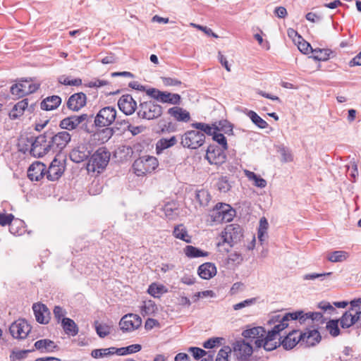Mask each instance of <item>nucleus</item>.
Returning <instances> with one entry per match:
<instances>
[{
	"label": "nucleus",
	"mask_w": 361,
	"mask_h": 361,
	"mask_svg": "<svg viewBox=\"0 0 361 361\" xmlns=\"http://www.w3.org/2000/svg\"><path fill=\"white\" fill-rule=\"evenodd\" d=\"M71 135L67 131L55 133L49 130L37 136L32 144L31 153L42 157L49 152H60L71 141Z\"/></svg>",
	"instance_id": "obj_1"
},
{
	"label": "nucleus",
	"mask_w": 361,
	"mask_h": 361,
	"mask_svg": "<svg viewBox=\"0 0 361 361\" xmlns=\"http://www.w3.org/2000/svg\"><path fill=\"white\" fill-rule=\"evenodd\" d=\"M235 214V211L228 204L218 203L210 212L209 220L211 224H218L231 221Z\"/></svg>",
	"instance_id": "obj_2"
},
{
	"label": "nucleus",
	"mask_w": 361,
	"mask_h": 361,
	"mask_svg": "<svg viewBox=\"0 0 361 361\" xmlns=\"http://www.w3.org/2000/svg\"><path fill=\"white\" fill-rule=\"evenodd\" d=\"M114 122L118 124L126 123L124 120H121L120 117L117 116L116 108L110 106L101 109L94 118V124L98 127H107Z\"/></svg>",
	"instance_id": "obj_3"
},
{
	"label": "nucleus",
	"mask_w": 361,
	"mask_h": 361,
	"mask_svg": "<svg viewBox=\"0 0 361 361\" xmlns=\"http://www.w3.org/2000/svg\"><path fill=\"white\" fill-rule=\"evenodd\" d=\"M205 142V135L203 133L190 130L180 136V145L185 148L196 149L203 145Z\"/></svg>",
	"instance_id": "obj_4"
},
{
	"label": "nucleus",
	"mask_w": 361,
	"mask_h": 361,
	"mask_svg": "<svg viewBox=\"0 0 361 361\" xmlns=\"http://www.w3.org/2000/svg\"><path fill=\"white\" fill-rule=\"evenodd\" d=\"M223 243H227L230 247L241 241L243 237L242 227L236 224L227 225L221 235Z\"/></svg>",
	"instance_id": "obj_5"
},
{
	"label": "nucleus",
	"mask_w": 361,
	"mask_h": 361,
	"mask_svg": "<svg viewBox=\"0 0 361 361\" xmlns=\"http://www.w3.org/2000/svg\"><path fill=\"white\" fill-rule=\"evenodd\" d=\"M158 166V161L156 157L152 156H143L136 159L133 168L137 176L151 173Z\"/></svg>",
	"instance_id": "obj_6"
},
{
	"label": "nucleus",
	"mask_w": 361,
	"mask_h": 361,
	"mask_svg": "<svg viewBox=\"0 0 361 361\" xmlns=\"http://www.w3.org/2000/svg\"><path fill=\"white\" fill-rule=\"evenodd\" d=\"M110 159V153L105 148H99L91 157L89 166H92L94 171L100 172L107 166Z\"/></svg>",
	"instance_id": "obj_7"
},
{
	"label": "nucleus",
	"mask_w": 361,
	"mask_h": 361,
	"mask_svg": "<svg viewBox=\"0 0 361 361\" xmlns=\"http://www.w3.org/2000/svg\"><path fill=\"white\" fill-rule=\"evenodd\" d=\"M301 313L299 312H291L286 313L284 315L281 316L280 314L275 315L271 319V322H279V324H276L273 329L270 331H268L269 333L271 335H274L278 337L279 333L288 326V322L290 320H297L298 315Z\"/></svg>",
	"instance_id": "obj_8"
},
{
	"label": "nucleus",
	"mask_w": 361,
	"mask_h": 361,
	"mask_svg": "<svg viewBox=\"0 0 361 361\" xmlns=\"http://www.w3.org/2000/svg\"><path fill=\"white\" fill-rule=\"evenodd\" d=\"M206 159L210 164L221 165L226 162L225 151L215 145H209L207 149Z\"/></svg>",
	"instance_id": "obj_9"
},
{
	"label": "nucleus",
	"mask_w": 361,
	"mask_h": 361,
	"mask_svg": "<svg viewBox=\"0 0 361 361\" xmlns=\"http://www.w3.org/2000/svg\"><path fill=\"white\" fill-rule=\"evenodd\" d=\"M30 331L31 327L25 319H18L14 322L9 328L11 336L18 339L25 338Z\"/></svg>",
	"instance_id": "obj_10"
},
{
	"label": "nucleus",
	"mask_w": 361,
	"mask_h": 361,
	"mask_svg": "<svg viewBox=\"0 0 361 361\" xmlns=\"http://www.w3.org/2000/svg\"><path fill=\"white\" fill-rule=\"evenodd\" d=\"M233 349L235 355L240 360H246L253 352V348L251 343L243 339L236 341L233 344Z\"/></svg>",
	"instance_id": "obj_11"
},
{
	"label": "nucleus",
	"mask_w": 361,
	"mask_h": 361,
	"mask_svg": "<svg viewBox=\"0 0 361 361\" xmlns=\"http://www.w3.org/2000/svg\"><path fill=\"white\" fill-rule=\"evenodd\" d=\"M143 118L152 120L159 117L162 114V108L158 104L152 102L141 104V109L139 112Z\"/></svg>",
	"instance_id": "obj_12"
},
{
	"label": "nucleus",
	"mask_w": 361,
	"mask_h": 361,
	"mask_svg": "<svg viewBox=\"0 0 361 361\" xmlns=\"http://www.w3.org/2000/svg\"><path fill=\"white\" fill-rule=\"evenodd\" d=\"M147 94L161 103L170 104H179L180 96L178 94H173L170 92H146Z\"/></svg>",
	"instance_id": "obj_13"
},
{
	"label": "nucleus",
	"mask_w": 361,
	"mask_h": 361,
	"mask_svg": "<svg viewBox=\"0 0 361 361\" xmlns=\"http://www.w3.org/2000/svg\"><path fill=\"white\" fill-rule=\"evenodd\" d=\"M141 324V318L138 315L134 314L125 315L119 322L121 329L124 332L134 331L140 327Z\"/></svg>",
	"instance_id": "obj_14"
},
{
	"label": "nucleus",
	"mask_w": 361,
	"mask_h": 361,
	"mask_svg": "<svg viewBox=\"0 0 361 361\" xmlns=\"http://www.w3.org/2000/svg\"><path fill=\"white\" fill-rule=\"evenodd\" d=\"M87 119V115L85 114L79 116H71L61 120L59 126L62 129L72 130L77 128L80 123H82Z\"/></svg>",
	"instance_id": "obj_15"
},
{
	"label": "nucleus",
	"mask_w": 361,
	"mask_h": 361,
	"mask_svg": "<svg viewBox=\"0 0 361 361\" xmlns=\"http://www.w3.org/2000/svg\"><path fill=\"white\" fill-rule=\"evenodd\" d=\"M341 326L343 329H347L355 324H359L361 326V311H355V313L351 311H346L341 318L338 320Z\"/></svg>",
	"instance_id": "obj_16"
},
{
	"label": "nucleus",
	"mask_w": 361,
	"mask_h": 361,
	"mask_svg": "<svg viewBox=\"0 0 361 361\" xmlns=\"http://www.w3.org/2000/svg\"><path fill=\"white\" fill-rule=\"evenodd\" d=\"M281 342L277 341V337L271 335L269 332H266L262 339H257L255 341V347L261 348L263 347L267 351H271L276 349Z\"/></svg>",
	"instance_id": "obj_17"
},
{
	"label": "nucleus",
	"mask_w": 361,
	"mask_h": 361,
	"mask_svg": "<svg viewBox=\"0 0 361 361\" xmlns=\"http://www.w3.org/2000/svg\"><path fill=\"white\" fill-rule=\"evenodd\" d=\"M118 106L123 114L131 115L137 108V103L131 95L125 94L118 99Z\"/></svg>",
	"instance_id": "obj_18"
},
{
	"label": "nucleus",
	"mask_w": 361,
	"mask_h": 361,
	"mask_svg": "<svg viewBox=\"0 0 361 361\" xmlns=\"http://www.w3.org/2000/svg\"><path fill=\"white\" fill-rule=\"evenodd\" d=\"M86 102V95L82 92H78L69 97L67 106L71 110L78 111L85 106Z\"/></svg>",
	"instance_id": "obj_19"
},
{
	"label": "nucleus",
	"mask_w": 361,
	"mask_h": 361,
	"mask_svg": "<svg viewBox=\"0 0 361 361\" xmlns=\"http://www.w3.org/2000/svg\"><path fill=\"white\" fill-rule=\"evenodd\" d=\"M46 165L36 161L31 164L27 170V176L31 180L38 181L46 174Z\"/></svg>",
	"instance_id": "obj_20"
},
{
	"label": "nucleus",
	"mask_w": 361,
	"mask_h": 361,
	"mask_svg": "<svg viewBox=\"0 0 361 361\" xmlns=\"http://www.w3.org/2000/svg\"><path fill=\"white\" fill-rule=\"evenodd\" d=\"M32 310L37 322L47 324L50 319V312L47 307L42 303H35Z\"/></svg>",
	"instance_id": "obj_21"
},
{
	"label": "nucleus",
	"mask_w": 361,
	"mask_h": 361,
	"mask_svg": "<svg viewBox=\"0 0 361 361\" xmlns=\"http://www.w3.org/2000/svg\"><path fill=\"white\" fill-rule=\"evenodd\" d=\"M266 334V330L262 326H257L250 329L243 331L242 335L251 344L255 345V341L257 339H262Z\"/></svg>",
	"instance_id": "obj_22"
},
{
	"label": "nucleus",
	"mask_w": 361,
	"mask_h": 361,
	"mask_svg": "<svg viewBox=\"0 0 361 361\" xmlns=\"http://www.w3.org/2000/svg\"><path fill=\"white\" fill-rule=\"evenodd\" d=\"M90 155V152L85 145H80L73 149L71 154V159L75 163H80L86 160Z\"/></svg>",
	"instance_id": "obj_23"
},
{
	"label": "nucleus",
	"mask_w": 361,
	"mask_h": 361,
	"mask_svg": "<svg viewBox=\"0 0 361 361\" xmlns=\"http://www.w3.org/2000/svg\"><path fill=\"white\" fill-rule=\"evenodd\" d=\"M168 114L178 122L187 123L190 120L189 111L179 106L169 109Z\"/></svg>",
	"instance_id": "obj_24"
},
{
	"label": "nucleus",
	"mask_w": 361,
	"mask_h": 361,
	"mask_svg": "<svg viewBox=\"0 0 361 361\" xmlns=\"http://www.w3.org/2000/svg\"><path fill=\"white\" fill-rule=\"evenodd\" d=\"M300 339L302 342H305L307 346H313L320 341L321 336L317 330H311L300 334Z\"/></svg>",
	"instance_id": "obj_25"
},
{
	"label": "nucleus",
	"mask_w": 361,
	"mask_h": 361,
	"mask_svg": "<svg viewBox=\"0 0 361 361\" xmlns=\"http://www.w3.org/2000/svg\"><path fill=\"white\" fill-rule=\"evenodd\" d=\"M300 334L298 331L293 330L284 337L281 341V344L286 350L292 349L298 343L301 341V339H300Z\"/></svg>",
	"instance_id": "obj_26"
},
{
	"label": "nucleus",
	"mask_w": 361,
	"mask_h": 361,
	"mask_svg": "<svg viewBox=\"0 0 361 361\" xmlns=\"http://www.w3.org/2000/svg\"><path fill=\"white\" fill-rule=\"evenodd\" d=\"M28 89V90H38L39 89V84L35 83L30 78L27 79H20L16 81L15 84H13L11 87L10 90H24L25 89Z\"/></svg>",
	"instance_id": "obj_27"
},
{
	"label": "nucleus",
	"mask_w": 361,
	"mask_h": 361,
	"mask_svg": "<svg viewBox=\"0 0 361 361\" xmlns=\"http://www.w3.org/2000/svg\"><path fill=\"white\" fill-rule=\"evenodd\" d=\"M216 274L215 265L210 262H206L198 268V275L203 279H210Z\"/></svg>",
	"instance_id": "obj_28"
},
{
	"label": "nucleus",
	"mask_w": 361,
	"mask_h": 361,
	"mask_svg": "<svg viewBox=\"0 0 361 361\" xmlns=\"http://www.w3.org/2000/svg\"><path fill=\"white\" fill-rule=\"evenodd\" d=\"M63 171L62 166H59L57 161L55 159L51 162L48 170L46 169L45 172L47 179L54 181L61 176Z\"/></svg>",
	"instance_id": "obj_29"
},
{
	"label": "nucleus",
	"mask_w": 361,
	"mask_h": 361,
	"mask_svg": "<svg viewBox=\"0 0 361 361\" xmlns=\"http://www.w3.org/2000/svg\"><path fill=\"white\" fill-rule=\"evenodd\" d=\"M61 103V98L57 95H52L44 99L41 104V109L45 111L56 109Z\"/></svg>",
	"instance_id": "obj_30"
},
{
	"label": "nucleus",
	"mask_w": 361,
	"mask_h": 361,
	"mask_svg": "<svg viewBox=\"0 0 361 361\" xmlns=\"http://www.w3.org/2000/svg\"><path fill=\"white\" fill-rule=\"evenodd\" d=\"M296 312L301 313L299 317H298V319L300 324H303L307 319H310L313 322H319V324H324L325 319H324V316L321 312H307L304 313L303 311H297Z\"/></svg>",
	"instance_id": "obj_31"
},
{
	"label": "nucleus",
	"mask_w": 361,
	"mask_h": 361,
	"mask_svg": "<svg viewBox=\"0 0 361 361\" xmlns=\"http://www.w3.org/2000/svg\"><path fill=\"white\" fill-rule=\"evenodd\" d=\"M27 108V99H24L17 102L9 112V118L11 119H17L20 117Z\"/></svg>",
	"instance_id": "obj_32"
},
{
	"label": "nucleus",
	"mask_w": 361,
	"mask_h": 361,
	"mask_svg": "<svg viewBox=\"0 0 361 361\" xmlns=\"http://www.w3.org/2000/svg\"><path fill=\"white\" fill-rule=\"evenodd\" d=\"M61 325L66 334L75 336L78 334V327L73 319L70 318H63Z\"/></svg>",
	"instance_id": "obj_33"
},
{
	"label": "nucleus",
	"mask_w": 361,
	"mask_h": 361,
	"mask_svg": "<svg viewBox=\"0 0 361 361\" xmlns=\"http://www.w3.org/2000/svg\"><path fill=\"white\" fill-rule=\"evenodd\" d=\"M350 255L348 252L343 250H336L328 254L327 259L334 263L343 262L346 261Z\"/></svg>",
	"instance_id": "obj_34"
},
{
	"label": "nucleus",
	"mask_w": 361,
	"mask_h": 361,
	"mask_svg": "<svg viewBox=\"0 0 361 361\" xmlns=\"http://www.w3.org/2000/svg\"><path fill=\"white\" fill-rule=\"evenodd\" d=\"M177 143V139L176 136H172L170 138H161L156 145V150L159 154L162 150L168 149L171 147L174 146Z\"/></svg>",
	"instance_id": "obj_35"
},
{
	"label": "nucleus",
	"mask_w": 361,
	"mask_h": 361,
	"mask_svg": "<svg viewBox=\"0 0 361 361\" xmlns=\"http://www.w3.org/2000/svg\"><path fill=\"white\" fill-rule=\"evenodd\" d=\"M173 235L175 238L180 239L188 243L191 242V237L188 235L185 227L183 224L175 226Z\"/></svg>",
	"instance_id": "obj_36"
},
{
	"label": "nucleus",
	"mask_w": 361,
	"mask_h": 361,
	"mask_svg": "<svg viewBox=\"0 0 361 361\" xmlns=\"http://www.w3.org/2000/svg\"><path fill=\"white\" fill-rule=\"evenodd\" d=\"M142 346L140 344H132L126 347L116 348V354L118 355H126L135 353L141 350Z\"/></svg>",
	"instance_id": "obj_37"
},
{
	"label": "nucleus",
	"mask_w": 361,
	"mask_h": 361,
	"mask_svg": "<svg viewBox=\"0 0 361 361\" xmlns=\"http://www.w3.org/2000/svg\"><path fill=\"white\" fill-rule=\"evenodd\" d=\"M35 347L36 349L42 350H45L46 352H51L53 349L56 346L54 342L49 339H42L35 343Z\"/></svg>",
	"instance_id": "obj_38"
},
{
	"label": "nucleus",
	"mask_w": 361,
	"mask_h": 361,
	"mask_svg": "<svg viewBox=\"0 0 361 361\" xmlns=\"http://www.w3.org/2000/svg\"><path fill=\"white\" fill-rule=\"evenodd\" d=\"M245 174L250 180L254 182V185L256 187L264 188L267 186V180L254 172L246 170L245 171Z\"/></svg>",
	"instance_id": "obj_39"
},
{
	"label": "nucleus",
	"mask_w": 361,
	"mask_h": 361,
	"mask_svg": "<svg viewBox=\"0 0 361 361\" xmlns=\"http://www.w3.org/2000/svg\"><path fill=\"white\" fill-rule=\"evenodd\" d=\"M185 254L190 258H196L200 257H207L208 255L207 252L202 251L199 248L192 246L187 245L184 250Z\"/></svg>",
	"instance_id": "obj_40"
},
{
	"label": "nucleus",
	"mask_w": 361,
	"mask_h": 361,
	"mask_svg": "<svg viewBox=\"0 0 361 361\" xmlns=\"http://www.w3.org/2000/svg\"><path fill=\"white\" fill-rule=\"evenodd\" d=\"M116 348L94 349L92 351L91 355L96 359L108 357L116 354Z\"/></svg>",
	"instance_id": "obj_41"
},
{
	"label": "nucleus",
	"mask_w": 361,
	"mask_h": 361,
	"mask_svg": "<svg viewBox=\"0 0 361 361\" xmlns=\"http://www.w3.org/2000/svg\"><path fill=\"white\" fill-rule=\"evenodd\" d=\"M312 53L314 54L312 58L316 61H320L329 59L333 52L329 49H315L312 50Z\"/></svg>",
	"instance_id": "obj_42"
},
{
	"label": "nucleus",
	"mask_w": 361,
	"mask_h": 361,
	"mask_svg": "<svg viewBox=\"0 0 361 361\" xmlns=\"http://www.w3.org/2000/svg\"><path fill=\"white\" fill-rule=\"evenodd\" d=\"M268 226L269 224L266 218L262 217L259 221V226L258 228V239L261 242H263L267 237Z\"/></svg>",
	"instance_id": "obj_43"
},
{
	"label": "nucleus",
	"mask_w": 361,
	"mask_h": 361,
	"mask_svg": "<svg viewBox=\"0 0 361 361\" xmlns=\"http://www.w3.org/2000/svg\"><path fill=\"white\" fill-rule=\"evenodd\" d=\"M247 116L251 121L260 128H265L268 126L267 123L253 111H250L247 113Z\"/></svg>",
	"instance_id": "obj_44"
},
{
	"label": "nucleus",
	"mask_w": 361,
	"mask_h": 361,
	"mask_svg": "<svg viewBox=\"0 0 361 361\" xmlns=\"http://www.w3.org/2000/svg\"><path fill=\"white\" fill-rule=\"evenodd\" d=\"M84 86L85 87H90V88H99V87H105L107 89L111 88V85L107 80L96 79V78L90 81L88 83L85 84Z\"/></svg>",
	"instance_id": "obj_45"
},
{
	"label": "nucleus",
	"mask_w": 361,
	"mask_h": 361,
	"mask_svg": "<svg viewBox=\"0 0 361 361\" xmlns=\"http://www.w3.org/2000/svg\"><path fill=\"white\" fill-rule=\"evenodd\" d=\"M95 330L98 336L104 338L110 334L111 326L106 324H101L98 322H94Z\"/></svg>",
	"instance_id": "obj_46"
},
{
	"label": "nucleus",
	"mask_w": 361,
	"mask_h": 361,
	"mask_svg": "<svg viewBox=\"0 0 361 361\" xmlns=\"http://www.w3.org/2000/svg\"><path fill=\"white\" fill-rule=\"evenodd\" d=\"M196 200L199 202L200 206H206L210 200V195L205 190H200L196 192Z\"/></svg>",
	"instance_id": "obj_47"
},
{
	"label": "nucleus",
	"mask_w": 361,
	"mask_h": 361,
	"mask_svg": "<svg viewBox=\"0 0 361 361\" xmlns=\"http://www.w3.org/2000/svg\"><path fill=\"white\" fill-rule=\"evenodd\" d=\"M326 329L329 330V334L334 336H338L340 334V329L338 328V320L331 319L326 324Z\"/></svg>",
	"instance_id": "obj_48"
},
{
	"label": "nucleus",
	"mask_w": 361,
	"mask_h": 361,
	"mask_svg": "<svg viewBox=\"0 0 361 361\" xmlns=\"http://www.w3.org/2000/svg\"><path fill=\"white\" fill-rule=\"evenodd\" d=\"M59 82L66 85L79 87L82 85V80L80 78L71 79L68 77L61 76L59 78Z\"/></svg>",
	"instance_id": "obj_49"
},
{
	"label": "nucleus",
	"mask_w": 361,
	"mask_h": 361,
	"mask_svg": "<svg viewBox=\"0 0 361 361\" xmlns=\"http://www.w3.org/2000/svg\"><path fill=\"white\" fill-rule=\"evenodd\" d=\"M176 209L173 204L171 203L166 204L163 208L165 216L170 220L175 219L177 217L178 214Z\"/></svg>",
	"instance_id": "obj_50"
},
{
	"label": "nucleus",
	"mask_w": 361,
	"mask_h": 361,
	"mask_svg": "<svg viewBox=\"0 0 361 361\" xmlns=\"http://www.w3.org/2000/svg\"><path fill=\"white\" fill-rule=\"evenodd\" d=\"M161 79L163 84L166 87H170V86L178 87V86L180 88L186 87L185 85L181 86V85H182L181 82L177 79L171 78H166V77H162V78H161Z\"/></svg>",
	"instance_id": "obj_51"
},
{
	"label": "nucleus",
	"mask_w": 361,
	"mask_h": 361,
	"mask_svg": "<svg viewBox=\"0 0 361 361\" xmlns=\"http://www.w3.org/2000/svg\"><path fill=\"white\" fill-rule=\"evenodd\" d=\"M213 140L218 142L221 146V149L226 151L228 149V145L226 137L222 134L219 133H216L214 131L213 133Z\"/></svg>",
	"instance_id": "obj_52"
},
{
	"label": "nucleus",
	"mask_w": 361,
	"mask_h": 361,
	"mask_svg": "<svg viewBox=\"0 0 361 361\" xmlns=\"http://www.w3.org/2000/svg\"><path fill=\"white\" fill-rule=\"evenodd\" d=\"M216 187L218 190L221 192H226L230 190L231 186L226 177H222L219 178L216 183Z\"/></svg>",
	"instance_id": "obj_53"
},
{
	"label": "nucleus",
	"mask_w": 361,
	"mask_h": 361,
	"mask_svg": "<svg viewBox=\"0 0 361 361\" xmlns=\"http://www.w3.org/2000/svg\"><path fill=\"white\" fill-rule=\"evenodd\" d=\"M231 353V348L229 346H224L219 351L216 361H228V357Z\"/></svg>",
	"instance_id": "obj_54"
},
{
	"label": "nucleus",
	"mask_w": 361,
	"mask_h": 361,
	"mask_svg": "<svg viewBox=\"0 0 361 361\" xmlns=\"http://www.w3.org/2000/svg\"><path fill=\"white\" fill-rule=\"evenodd\" d=\"M295 43L298 44V49L303 54H308L309 51L312 52V50H313L310 44L304 40L302 37V39L298 40Z\"/></svg>",
	"instance_id": "obj_55"
},
{
	"label": "nucleus",
	"mask_w": 361,
	"mask_h": 361,
	"mask_svg": "<svg viewBox=\"0 0 361 361\" xmlns=\"http://www.w3.org/2000/svg\"><path fill=\"white\" fill-rule=\"evenodd\" d=\"M223 340L222 338L220 337H214L208 339L203 343V347L204 348L210 349L213 348L221 344V341Z\"/></svg>",
	"instance_id": "obj_56"
},
{
	"label": "nucleus",
	"mask_w": 361,
	"mask_h": 361,
	"mask_svg": "<svg viewBox=\"0 0 361 361\" xmlns=\"http://www.w3.org/2000/svg\"><path fill=\"white\" fill-rule=\"evenodd\" d=\"M255 302H256V298H250V299L245 300H243L240 302H238L237 304H235L233 306V308L234 310H239L244 307L251 306V305H254Z\"/></svg>",
	"instance_id": "obj_57"
},
{
	"label": "nucleus",
	"mask_w": 361,
	"mask_h": 361,
	"mask_svg": "<svg viewBox=\"0 0 361 361\" xmlns=\"http://www.w3.org/2000/svg\"><path fill=\"white\" fill-rule=\"evenodd\" d=\"M332 272H326L322 274L312 273L307 274L303 276L304 280H314L316 279H320L321 281L324 280V278L327 276H331Z\"/></svg>",
	"instance_id": "obj_58"
},
{
	"label": "nucleus",
	"mask_w": 361,
	"mask_h": 361,
	"mask_svg": "<svg viewBox=\"0 0 361 361\" xmlns=\"http://www.w3.org/2000/svg\"><path fill=\"white\" fill-rule=\"evenodd\" d=\"M13 219L14 216L12 214L0 213V225L2 226L10 225Z\"/></svg>",
	"instance_id": "obj_59"
},
{
	"label": "nucleus",
	"mask_w": 361,
	"mask_h": 361,
	"mask_svg": "<svg viewBox=\"0 0 361 361\" xmlns=\"http://www.w3.org/2000/svg\"><path fill=\"white\" fill-rule=\"evenodd\" d=\"M163 288L162 286H157L155 283H152L149 286L148 293L154 298L159 297V295L161 293V290Z\"/></svg>",
	"instance_id": "obj_60"
},
{
	"label": "nucleus",
	"mask_w": 361,
	"mask_h": 361,
	"mask_svg": "<svg viewBox=\"0 0 361 361\" xmlns=\"http://www.w3.org/2000/svg\"><path fill=\"white\" fill-rule=\"evenodd\" d=\"M24 223L23 221H20V220H16L15 221V222L13 224H10V228H9V231L10 232L13 234V235H22L23 233V231L21 230H18V227L20 226V225H23Z\"/></svg>",
	"instance_id": "obj_61"
},
{
	"label": "nucleus",
	"mask_w": 361,
	"mask_h": 361,
	"mask_svg": "<svg viewBox=\"0 0 361 361\" xmlns=\"http://www.w3.org/2000/svg\"><path fill=\"white\" fill-rule=\"evenodd\" d=\"M53 312L58 322L62 320L63 318H65L64 317L66 314V310L60 306H55Z\"/></svg>",
	"instance_id": "obj_62"
},
{
	"label": "nucleus",
	"mask_w": 361,
	"mask_h": 361,
	"mask_svg": "<svg viewBox=\"0 0 361 361\" xmlns=\"http://www.w3.org/2000/svg\"><path fill=\"white\" fill-rule=\"evenodd\" d=\"M188 350L192 353L193 357L196 360H199L207 353L205 350L197 347H190Z\"/></svg>",
	"instance_id": "obj_63"
},
{
	"label": "nucleus",
	"mask_w": 361,
	"mask_h": 361,
	"mask_svg": "<svg viewBox=\"0 0 361 361\" xmlns=\"http://www.w3.org/2000/svg\"><path fill=\"white\" fill-rule=\"evenodd\" d=\"M30 350H20L18 352H13L10 355L11 361H16V360H22L25 357L26 354Z\"/></svg>",
	"instance_id": "obj_64"
}]
</instances>
